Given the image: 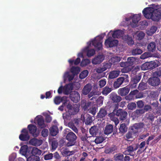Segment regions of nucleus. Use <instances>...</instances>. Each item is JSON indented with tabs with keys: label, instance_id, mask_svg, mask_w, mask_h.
I'll return each mask as SVG.
<instances>
[{
	"label": "nucleus",
	"instance_id": "obj_34",
	"mask_svg": "<svg viewBox=\"0 0 161 161\" xmlns=\"http://www.w3.org/2000/svg\"><path fill=\"white\" fill-rule=\"evenodd\" d=\"M136 60V58L134 57H130L128 58L127 61L126 62L128 66L129 67L132 66Z\"/></svg>",
	"mask_w": 161,
	"mask_h": 161
},
{
	"label": "nucleus",
	"instance_id": "obj_4",
	"mask_svg": "<svg viewBox=\"0 0 161 161\" xmlns=\"http://www.w3.org/2000/svg\"><path fill=\"white\" fill-rule=\"evenodd\" d=\"M109 96L110 98L112 101L110 103V105H109L110 107H114V105L116 104L119 106L118 103L121 101V97L114 92H112Z\"/></svg>",
	"mask_w": 161,
	"mask_h": 161
},
{
	"label": "nucleus",
	"instance_id": "obj_60",
	"mask_svg": "<svg viewBox=\"0 0 161 161\" xmlns=\"http://www.w3.org/2000/svg\"><path fill=\"white\" fill-rule=\"evenodd\" d=\"M145 113L143 109H136L135 112V114L137 115H141Z\"/></svg>",
	"mask_w": 161,
	"mask_h": 161
},
{
	"label": "nucleus",
	"instance_id": "obj_33",
	"mask_svg": "<svg viewBox=\"0 0 161 161\" xmlns=\"http://www.w3.org/2000/svg\"><path fill=\"white\" fill-rule=\"evenodd\" d=\"M119 130V133L121 134H123L126 132L127 130V128L126 124L125 123L121 124Z\"/></svg>",
	"mask_w": 161,
	"mask_h": 161
},
{
	"label": "nucleus",
	"instance_id": "obj_47",
	"mask_svg": "<svg viewBox=\"0 0 161 161\" xmlns=\"http://www.w3.org/2000/svg\"><path fill=\"white\" fill-rule=\"evenodd\" d=\"M104 140L105 139L103 137L99 136L96 137L94 141H93V142H94L96 144H98L102 143Z\"/></svg>",
	"mask_w": 161,
	"mask_h": 161
},
{
	"label": "nucleus",
	"instance_id": "obj_64",
	"mask_svg": "<svg viewBox=\"0 0 161 161\" xmlns=\"http://www.w3.org/2000/svg\"><path fill=\"white\" fill-rule=\"evenodd\" d=\"M111 64L109 63H104L103 66V68L105 71L107 69L110 68L111 67Z\"/></svg>",
	"mask_w": 161,
	"mask_h": 161
},
{
	"label": "nucleus",
	"instance_id": "obj_30",
	"mask_svg": "<svg viewBox=\"0 0 161 161\" xmlns=\"http://www.w3.org/2000/svg\"><path fill=\"white\" fill-rule=\"evenodd\" d=\"M120 71L119 70H113L110 72L108 75V78L113 79L117 77L119 74Z\"/></svg>",
	"mask_w": 161,
	"mask_h": 161
},
{
	"label": "nucleus",
	"instance_id": "obj_53",
	"mask_svg": "<svg viewBox=\"0 0 161 161\" xmlns=\"http://www.w3.org/2000/svg\"><path fill=\"white\" fill-rule=\"evenodd\" d=\"M90 61L89 59H83L82 60L80 63V65L82 67H84L89 64Z\"/></svg>",
	"mask_w": 161,
	"mask_h": 161
},
{
	"label": "nucleus",
	"instance_id": "obj_7",
	"mask_svg": "<svg viewBox=\"0 0 161 161\" xmlns=\"http://www.w3.org/2000/svg\"><path fill=\"white\" fill-rule=\"evenodd\" d=\"M113 129L114 126L113 125L111 124L107 125L104 128V134L105 135H108L113 132V136L118 134L117 128H116V129H115L114 131H113Z\"/></svg>",
	"mask_w": 161,
	"mask_h": 161
},
{
	"label": "nucleus",
	"instance_id": "obj_29",
	"mask_svg": "<svg viewBox=\"0 0 161 161\" xmlns=\"http://www.w3.org/2000/svg\"><path fill=\"white\" fill-rule=\"evenodd\" d=\"M148 51L150 52H154L156 49V43L154 42H151L149 43L147 46Z\"/></svg>",
	"mask_w": 161,
	"mask_h": 161
},
{
	"label": "nucleus",
	"instance_id": "obj_16",
	"mask_svg": "<svg viewBox=\"0 0 161 161\" xmlns=\"http://www.w3.org/2000/svg\"><path fill=\"white\" fill-rule=\"evenodd\" d=\"M131 87L128 85L126 86L120 88L118 90V92L119 95L122 97L126 95L130 92Z\"/></svg>",
	"mask_w": 161,
	"mask_h": 161
},
{
	"label": "nucleus",
	"instance_id": "obj_35",
	"mask_svg": "<svg viewBox=\"0 0 161 161\" xmlns=\"http://www.w3.org/2000/svg\"><path fill=\"white\" fill-rule=\"evenodd\" d=\"M89 132L92 136H96L98 132V128L97 126H94L90 129Z\"/></svg>",
	"mask_w": 161,
	"mask_h": 161
},
{
	"label": "nucleus",
	"instance_id": "obj_56",
	"mask_svg": "<svg viewBox=\"0 0 161 161\" xmlns=\"http://www.w3.org/2000/svg\"><path fill=\"white\" fill-rule=\"evenodd\" d=\"M95 50L93 49L89 50L87 52V55L88 57H91L95 54Z\"/></svg>",
	"mask_w": 161,
	"mask_h": 161
},
{
	"label": "nucleus",
	"instance_id": "obj_8",
	"mask_svg": "<svg viewBox=\"0 0 161 161\" xmlns=\"http://www.w3.org/2000/svg\"><path fill=\"white\" fill-rule=\"evenodd\" d=\"M99 40L95 39L92 41V44L98 50H100L102 49V40L103 37L101 36H98Z\"/></svg>",
	"mask_w": 161,
	"mask_h": 161
},
{
	"label": "nucleus",
	"instance_id": "obj_51",
	"mask_svg": "<svg viewBox=\"0 0 161 161\" xmlns=\"http://www.w3.org/2000/svg\"><path fill=\"white\" fill-rule=\"evenodd\" d=\"M88 71L87 70H83L80 73L79 75V78L81 79L86 78L88 74Z\"/></svg>",
	"mask_w": 161,
	"mask_h": 161
},
{
	"label": "nucleus",
	"instance_id": "obj_61",
	"mask_svg": "<svg viewBox=\"0 0 161 161\" xmlns=\"http://www.w3.org/2000/svg\"><path fill=\"white\" fill-rule=\"evenodd\" d=\"M134 97L130 93L125 97V99L127 101H131L134 99Z\"/></svg>",
	"mask_w": 161,
	"mask_h": 161
},
{
	"label": "nucleus",
	"instance_id": "obj_25",
	"mask_svg": "<svg viewBox=\"0 0 161 161\" xmlns=\"http://www.w3.org/2000/svg\"><path fill=\"white\" fill-rule=\"evenodd\" d=\"M123 39L124 41L130 46H132L134 43V42L132 37L128 35L125 36L123 37Z\"/></svg>",
	"mask_w": 161,
	"mask_h": 161
},
{
	"label": "nucleus",
	"instance_id": "obj_9",
	"mask_svg": "<svg viewBox=\"0 0 161 161\" xmlns=\"http://www.w3.org/2000/svg\"><path fill=\"white\" fill-rule=\"evenodd\" d=\"M80 95L79 93L75 91H72L70 93L69 98L71 101L77 103L80 100Z\"/></svg>",
	"mask_w": 161,
	"mask_h": 161
},
{
	"label": "nucleus",
	"instance_id": "obj_52",
	"mask_svg": "<svg viewBox=\"0 0 161 161\" xmlns=\"http://www.w3.org/2000/svg\"><path fill=\"white\" fill-rule=\"evenodd\" d=\"M161 76V70L160 69H157L153 74V76L158 78Z\"/></svg>",
	"mask_w": 161,
	"mask_h": 161
},
{
	"label": "nucleus",
	"instance_id": "obj_49",
	"mask_svg": "<svg viewBox=\"0 0 161 161\" xmlns=\"http://www.w3.org/2000/svg\"><path fill=\"white\" fill-rule=\"evenodd\" d=\"M142 53V50L139 48L133 49L131 51V53L133 55L141 54Z\"/></svg>",
	"mask_w": 161,
	"mask_h": 161
},
{
	"label": "nucleus",
	"instance_id": "obj_36",
	"mask_svg": "<svg viewBox=\"0 0 161 161\" xmlns=\"http://www.w3.org/2000/svg\"><path fill=\"white\" fill-rule=\"evenodd\" d=\"M113 158L115 161H123V155L121 153L115 154L114 155Z\"/></svg>",
	"mask_w": 161,
	"mask_h": 161
},
{
	"label": "nucleus",
	"instance_id": "obj_54",
	"mask_svg": "<svg viewBox=\"0 0 161 161\" xmlns=\"http://www.w3.org/2000/svg\"><path fill=\"white\" fill-rule=\"evenodd\" d=\"M106 83V80L105 79H102L99 81L98 82L100 88H102L104 86Z\"/></svg>",
	"mask_w": 161,
	"mask_h": 161
},
{
	"label": "nucleus",
	"instance_id": "obj_44",
	"mask_svg": "<svg viewBox=\"0 0 161 161\" xmlns=\"http://www.w3.org/2000/svg\"><path fill=\"white\" fill-rule=\"evenodd\" d=\"M140 90H143L147 89V83L143 82H141L138 87Z\"/></svg>",
	"mask_w": 161,
	"mask_h": 161
},
{
	"label": "nucleus",
	"instance_id": "obj_31",
	"mask_svg": "<svg viewBox=\"0 0 161 161\" xmlns=\"http://www.w3.org/2000/svg\"><path fill=\"white\" fill-rule=\"evenodd\" d=\"M123 31L120 30H118L114 31L112 35V37L114 38L121 37L123 34Z\"/></svg>",
	"mask_w": 161,
	"mask_h": 161
},
{
	"label": "nucleus",
	"instance_id": "obj_28",
	"mask_svg": "<svg viewBox=\"0 0 161 161\" xmlns=\"http://www.w3.org/2000/svg\"><path fill=\"white\" fill-rule=\"evenodd\" d=\"M91 90L92 86L91 85L87 84L84 87L82 90V93L83 95H86L89 93Z\"/></svg>",
	"mask_w": 161,
	"mask_h": 161
},
{
	"label": "nucleus",
	"instance_id": "obj_21",
	"mask_svg": "<svg viewBox=\"0 0 161 161\" xmlns=\"http://www.w3.org/2000/svg\"><path fill=\"white\" fill-rule=\"evenodd\" d=\"M35 120L37 121L39 127L43 128L46 126L44 123V118L42 116H37L35 119Z\"/></svg>",
	"mask_w": 161,
	"mask_h": 161
},
{
	"label": "nucleus",
	"instance_id": "obj_58",
	"mask_svg": "<svg viewBox=\"0 0 161 161\" xmlns=\"http://www.w3.org/2000/svg\"><path fill=\"white\" fill-rule=\"evenodd\" d=\"M92 121V117L88 114L86 119V124L89 125L91 123Z\"/></svg>",
	"mask_w": 161,
	"mask_h": 161
},
{
	"label": "nucleus",
	"instance_id": "obj_11",
	"mask_svg": "<svg viewBox=\"0 0 161 161\" xmlns=\"http://www.w3.org/2000/svg\"><path fill=\"white\" fill-rule=\"evenodd\" d=\"M144 125L143 123L135 124L131 128V130L135 135L138 133L140 130L143 128Z\"/></svg>",
	"mask_w": 161,
	"mask_h": 161
},
{
	"label": "nucleus",
	"instance_id": "obj_42",
	"mask_svg": "<svg viewBox=\"0 0 161 161\" xmlns=\"http://www.w3.org/2000/svg\"><path fill=\"white\" fill-rule=\"evenodd\" d=\"M120 60V58L118 56H116L112 58L110 61H111V64H116Z\"/></svg>",
	"mask_w": 161,
	"mask_h": 161
},
{
	"label": "nucleus",
	"instance_id": "obj_19",
	"mask_svg": "<svg viewBox=\"0 0 161 161\" xmlns=\"http://www.w3.org/2000/svg\"><path fill=\"white\" fill-rule=\"evenodd\" d=\"M28 128L29 133L32 135L33 136L36 137L38 135L36 132L37 128L36 126L31 124L28 126Z\"/></svg>",
	"mask_w": 161,
	"mask_h": 161
},
{
	"label": "nucleus",
	"instance_id": "obj_41",
	"mask_svg": "<svg viewBox=\"0 0 161 161\" xmlns=\"http://www.w3.org/2000/svg\"><path fill=\"white\" fill-rule=\"evenodd\" d=\"M27 161H40V158L38 156L31 155L27 158Z\"/></svg>",
	"mask_w": 161,
	"mask_h": 161
},
{
	"label": "nucleus",
	"instance_id": "obj_57",
	"mask_svg": "<svg viewBox=\"0 0 161 161\" xmlns=\"http://www.w3.org/2000/svg\"><path fill=\"white\" fill-rule=\"evenodd\" d=\"M53 157V154L50 153L46 154L44 156V159L45 160H50Z\"/></svg>",
	"mask_w": 161,
	"mask_h": 161
},
{
	"label": "nucleus",
	"instance_id": "obj_63",
	"mask_svg": "<svg viewBox=\"0 0 161 161\" xmlns=\"http://www.w3.org/2000/svg\"><path fill=\"white\" fill-rule=\"evenodd\" d=\"M71 115L69 114L66 113L63 114V117L64 120H67L68 119H69L70 118Z\"/></svg>",
	"mask_w": 161,
	"mask_h": 161
},
{
	"label": "nucleus",
	"instance_id": "obj_43",
	"mask_svg": "<svg viewBox=\"0 0 161 161\" xmlns=\"http://www.w3.org/2000/svg\"><path fill=\"white\" fill-rule=\"evenodd\" d=\"M68 61L70 65H73L74 64L75 65H77L80 63V59L79 58H77L75 60L69 59Z\"/></svg>",
	"mask_w": 161,
	"mask_h": 161
},
{
	"label": "nucleus",
	"instance_id": "obj_50",
	"mask_svg": "<svg viewBox=\"0 0 161 161\" xmlns=\"http://www.w3.org/2000/svg\"><path fill=\"white\" fill-rule=\"evenodd\" d=\"M157 28L156 26H152L148 31V34L150 35H152L157 31Z\"/></svg>",
	"mask_w": 161,
	"mask_h": 161
},
{
	"label": "nucleus",
	"instance_id": "obj_6",
	"mask_svg": "<svg viewBox=\"0 0 161 161\" xmlns=\"http://www.w3.org/2000/svg\"><path fill=\"white\" fill-rule=\"evenodd\" d=\"M156 66V62L154 61L149 62H146L143 64L141 66V69L142 70H146L149 69H153Z\"/></svg>",
	"mask_w": 161,
	"mask_h": 161
},
{
	"label": "nucleus",
	"instance_id": "obj_48",
	"mask_svg": "<svg viewBox=\"0 0 161 161\" xmlns=\"http://www.w3.org/2000/svg\"><path fill=\"white\" fill-rule=\"evenodd\" d=\"M80 71V68L78 67H75L73 66L70 69V71L73 75L79 73Z\"/></svg>",
	"mask_w": 161,
	"mask_h": 161
},
{
	"label": "nucleus",
	"instance_id": "obj_15",
	"mask_svg": "<svg viewBox=\"0 0 161 161\" xmlns=\"http://www.w3.org/2000/svg\"><path fill=\"white\" fill-rule=\"evenodd\" d=\"M141 78L140 75H136L133 77L130 82V84L129 85L131 87V89L135 88L137 84L140 81Z\"/></svg>",
	"mask_w": 161,
	"mask_h": 161
},
{
	"label": "nucleus",
	"instance_id": "obj_39",
	"mask_svg": "<svg viewBox=\"0 0 161 161\" xmlns=\"http://www.w3.org/2000/svg\"><path fill=\"white\" fill-rule=\"evenodd\" d=\"M112 89L111 88H109L107 86L105 87L102 92V93L103 95L106 96L110 92Z\"/></svg>",
	"mask_w": 161,
	"mask_h": 161
},
{
	"label": "nucleus",
	"instance_id": "obj_45",
	"mask_svg": "<svg viewBox=\"0 0 161 161\" xmlns=\"http://www.w3.org/2000/svg\"><path fill=\"white\" fill-rule=\"evenodd\" d=\"M117 148L116 146H113L106 149L105 151V152L106 154H109L117 150Z\"/></svg>",
	"mask_w": 161,
	"mask_h": 161
},
{
	"label": "nucleus",
	"instance_id": "obj_59",
	"mask_svg": "<svg viewBox=\"0 0 161 161\" xmlns=\"http://www.w3.org/2000/svg\"><path fill=\"white\" fill-rule=\"evenodd\" d=\"M145 36L144 33L142 31H140L137 34L138 39L139 40H141Z\"/></svg>",
	"mask_w": 161,
	"mask_h": 161
},
{
	"label": "nucleus",
	"instance_id": "obj_10",
	"mask_svg": "<svg viewBox=\"0 0 161 161\" xmlns=\"http://www.w3.org/2000/svg\"><path fill=\"white\" fill-rule=\"evenodd\" d=\"M21 133L19 136V139L23 141H28L30 139V136L28 130L26 129H23L21 131Z\"/></svg>",
	"mask_w": 161,
	"mask_h": 161
},
{
	"label": "nucleus",
	"instance_id": "obj_27",
	"mask_svg": "<svg viewBox=\"0 0 161 161\" xmlns=\"http://www.w3.org/2000/svg\"><path fill=\"white\" fill-rule=\"evenodd\" d=\"M155 116L153 113L150 112L147 113L145 116V119L148 120L149 122L152 123L154 120Z\"/></svg>",
	"mask_w": 161,
	"mask_h": 161
},
{
	"label": "nucleus",
	"instance_id": "obj_23",
	"mask_svg": "<svg viewBox=\"0 0 161 161\" xmlns=\"http://www.w3.org/2000/svg\"><path fill=\"white\" fill-rule=\"evenodd\" d=\"M107 111L106 107L101 108L97 114V117L99 118H103L107 114Z\"/></svg>",
	"mask_w": 161,
	"mask_h": 161
},
{
	"label": "nucleus",
	"instance_id": "obj_55",
	"mask_svg": "<svg viewBox=\"0 0 161 161\" xmlns=\"http://www.w3.org/2000/svg\"><path fill=\"white\" fill-rule=\"evenodd\" d=\"M136 104L135 103L131 102L128 104L127 107L128 109L133 110L136 108Z\"/></svg>",
	"mask_w": 161,
	"mask_h": 161
},
{
	"label": "nucleus",
	"instance_id": "obj_5",
	"mask_svg": "<svg viewBox=\"0 0 161 161\" xmlns=\"http://www.w3.org/2000/svg\"><path fill=\"white\" fill-rule=\"evenodd\" d=\"M66 107L69 114L71 115L76 114L79 110L77 105H72L70 103H68Z\"/></svg>",
	"mask_w": 161,
	"mask_h": 161
},
{
	"label": "nucleus",
	"instance_id": "obj_40",
	"mask_svg": "<svg viewBox=\"0 0 161 161\" xmlns=\"http://www.w3.org/2000/svg\"><path fill=\"white\" fill-rule=\"evenodd\" d=\"M42 153L41 151L38 149L36 147H33L31 151V153L32 154V155H40Z\"/></svg>",
	"mask_w": 161,
	"mask_h": 161
},
{
	"label": "nucleus",
	"instance_id": "obj_32",
	"mask_svg": "<svg viewBox=\"0 0 161 161\" xmlns=\"http://www.w3.org/2000/svg\"><path fill=\"white\" fill-rule=\"evenodd\" d=\"M58 132V128L57 126L53 125L52 126L50 129V133L53 136H56Z\"/></svg>",
	"mask_w": 161,
	"mask_h": 161
},
{
	"label": "nucleus",
	"instance_id": "obj_18",
	"mask_svg": "<svg viewBox=\"0 0 161 161\" xmlns=\"http://www.w3.org/2000/svg\"><path fill=\"white\" fill-rule=\"evenodd\" d=\"M49 143L51 147V150L53 151L55 150L58 147V142L55 138H51L49 139Z\"/></svg>",
	"mask_w": 161,
	"mask_h": 161
},
{
	"label": "nucleus",
	"instance_id": "obj_37",
	"mask_svg": "<svg viewBox=\"0 0 161 161\" xmlns=\"http://www.w3.org/2000/svg\"><path fill=\"white\" fill-rule=\"evenodd\" d=\"M73 89V86L71 84L66 85L65 86L64 89V93L65 94L68 95L69 94L70 91Z\"/></svg>",
	"mask_w": 161,
	"mask_h": 161
},
{
	"label": "nucleus",
	"instance_id": "obj_46",
	"mask_svg": "<svg viewBox=\"0 0 161 161\" xmlns=\"http://www.w3.org/2000/svg\"><path fill=\"white\" fill-rule=\"evenodd\" d=\"M21 153L24 155L26 154L28 151L27 146V145H24L22 146L19 150Z\"/></svg>",
	"mask_w": 161,
	"mask_h": 161
},
{
	"label": "nucleus",
	"instance_id": "obj_14",
	"mask_svg": "<svg viewBox=\"0 0 161 161\" xmlns=\"http://www.w3.org/2000/svg\"><path fill=\"white\" fill-rule=\"evenodd\" d=\"M147 82L150 85L155 86H158L159 84L160 80L159 78L153 76V77L148 79Z\"/></svg>",
	"mask_w": 161,
	"mask_h": 161
},
{
	"label": "nucleus",
	"instance_id": "obj_13",
	"mask_svg": "<svg viewBox=\"0 0 161 161\" xmlns=\"http://www.w3.org/2000/svg\"><path fill=\"white\" fill-rule=\"evenodd\" d=\"M118 44V41L117 40H112L110 37L107 39L105 42V45L107 47H112L116 46Z\"/></svg>",
	"mask_w": 161,
	"mask_h": 161
},
{
	"label": "nucleus",
	"instance_id": "obj_62",
	"mask_svg": "<svg viewBox=\"0 0 161 161\" xmlns=\"http://www.w3.org/2000/svg\"><path fill=\"white\" fill-rule=\"evenodd\" d=\"M42 135L44 137H46L47 136L48 134V131L47 129H43L42 130L41 132Z\"/></svg>",
	"mask_w": 161,
	"mask_h": 161
},
{
	"label": "nucleus",
	"instance_id": "obj_22",
	"mask_svg": "<svg viewBox=\"0 0 161 161\" xmlns=\"http://www.w3.org/2000/svg\"><path fill=\"white\" fill-rule=\"evenodd\" d=\"M104 59L103 55H99L95 57L92 61V63L94 64H97L101 63Z\"/></svg>",
	"mask_w": 161,
	"mask_h": 161
},
{
	"label": "nucleus",
	"instance_id": "obj_2",
	"mask_svg": "<svg viewBox=\"0 0 161 161\" xmlns=\"http://www.w3.org/2000/svg\"><path fill=\"white\" fill-rule=\"evenodd\" d=\"M65 138L68 141L66 144L67 147L74 146L75 144L77 137L76 135L71 131L67 134Z\"/></svg>",
	"mask_w": 161,
	"mask_h": 161
},
{
	"label": "nucleus",
	"instance_id": "obj_20",
	"mask_svg": "<svg viewBox=\"0 0 161 161\" xmlns=\"http://www.w3.org/2000/svg\"><path fill=\"white\" fill-rule=\"evenodd\" d=\"M141 14H135L132 17V22L131 23V26L132 27H136L137 26L138 21L140 19Z\"/></svg>",
	"mask_w": 161,
	"mask_h": 161
},
{
	"label": "nucleus",
	"instance_id": "obj_1",
	"mask_svg": "<svg viewBox=\"0 0 161 161\" xmlns=\"http://www.w3.org/2000/svg\"><path fill=\"white\" fill-rule=\"evenodd\" d=\"M142 13L146 18L154 21L158 22L161 19V8H146L143 10Z\"/></svg>",
	"mask_w": 161,
	"mask_h": 161
},
{
	"label": "nucleus",
	"instance_id": "obj_24",
	"mask_svg": "<svg viewBox=\"0 0 161 161\" xmlns=\"http://www.w3.org/2000/svg\"><path fill=\"white\" fill-rule=\"evenodd\" d=\"M66 97L64 96L61 97L59 96H56L54 99V102L56 105L59 104L61 102L66 101Z\"/></svg>",
	"mask_w": 161,
	"mask_h": 161
},
{
	"label": "nucleus",
	"instance_id": "obj_38",
	"mask_svg": "<svg viewBox=\"0 0 161 161\" xmlns=\"http://www.w3.org/2000/svg\"><path fill=\"white\" fill-rule=\"evenodd\" d=\"M68 126L75 133H78V130L73 122H69L68 124Z\"/></svg>",
	"mask_w": 161,
	"mask_h": 161
},
{
	"label": "nucleus",
	"instance_id": "obj_3",
	"mask_svg": "<svg viewBox=\"0 0 161 161\" xmlns=\"http://www.w3.org/2000/svg\"><path fill=\"white\" fill-rule=\"evenodd\" d=\"M129 81V77L128 75L125 74L123 76L117 79L116 81L114 83V87L115 88H119L124 82H126Z\"/></svg>",
	"mask_w": 161,
	"mask_h": 161
},
{
	"label": "nucleus",
	"instance_id": "obj_12",
	"mask_svg": "<svg viewBox=\"0 0 161 161\" xmlns=\"http://www.w3.org/2000/svg\"><path fill=\"white\" fill-rule=\"evenodd\" d=\"M115 114L117 116L119 117L120 120H124L126 119L128 114L126 111L122 109H119L116 110Z\"/></svg>",
	"mask_w": 161,
	"mask_h": 161
},
{
	"label": "nucleus",
	"instance_id": "obj_17",
	"mask_svg": "<svg viewBox=\"0 0 161 161\" xmlns=\"http://www.w3.org/2000/svg\"><path fill=\"white\" fill-rule=\"evenodd\" d=\"M138 148V146H136L135 147L132 145L128 146L126 150L124 152V154L125 155H130L132 156H134V154H132V153L134 151H136Z\"/></svg>",
	"mask_w": 161,
	"mask_h": 161
},
{
	"label": "nucleus",
	"instance_id": "obj_26",
	"mask_svg": "<svg viewBox=\"0 0 161 161\" xmlns=\"http://www.w3.org/2000/svg\"><path fill=\"white\" fill-rule=\"evenodd\" d=\"M119 106L117 105H114V107H110L112 108L113 109V112L108 114V116L110 117V119L111 120H113V119L115 118L114 116L116 115L115 113L116 112L117 109H118Z\"/></svg>",
	"mask_w": 161,
	"mask_h": 161
}]
</instances>
